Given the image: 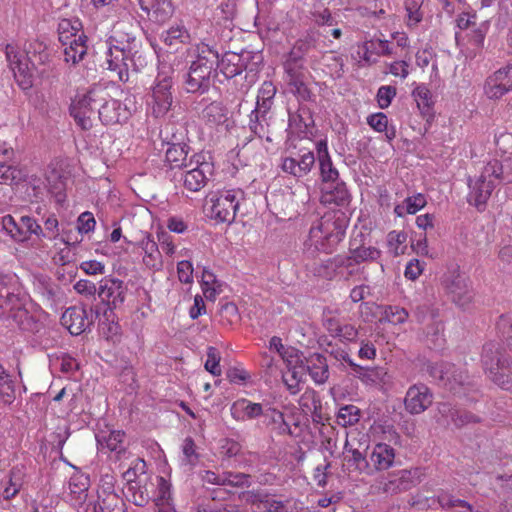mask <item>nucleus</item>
Returning <instances> with one entry per match:
<instances>
[{
	"label": "nucleus",
	"mask_w": 512,
	"mask_h": 512,
	"mask_svg": "<svg viewBox=\"0 0 512 512\" xmlns=\"http://www.w3.org/2000/svg\"><path fill=\"white\" fill-rule=\"evenodd\" d=\"M201 288L202 292L207 300H215L216 296L220 293V284L216 279V276L204 269L201 276Z\"/></svg>",
	"instance_id": "obj_50"
},
{
	"label": "nucleus",
	"mask_w": 512,
	"mask_h": 512,
	"mask_svg": "<svg viewBox=\"0 0 512 512\" xmlns=\"http://www.w3.org/2000/svg\"><path fill=\"white\" fill-rule=\"evenodd\" d=\"M108 96L100 85L92 87L87 93L77 96L70 107L71 116L81 129L89 130L93 126V117L98 105Z\"/></svg>",
	"instance_id": "obj_8"
},
{
	"label": "nucleus",
	"mask_w": 512,
	"mask_h": 512,
	"mask_svg": "<svg viewBox=\"0 0 512 512\" xmlns=\"http://www.w3.org/2000/svg\"><path fill=\"white\" fill-rule=\"evenodd\" d=\"M380 256L381 251L378 248L361 245L356 248H351L350 259L359 264L362 262L377 261Z\"/></svg>",
	"instance_id": "obj_56"
},
{
	"label": "nucleus",
	"mask_w": 512,
	"mask_h": 512,
	"mask_svg": "<svg viewBox=\"0 0 512 512\" xmlns=\"http://www.w3.org/2000/svg\"><path fill=\"white\" fill-rule=\"evenodd\" d=\"M31 301L23 290L15 274L0 273V317L7 320L8 326L34 332L38 321L30 314Z\"/></svg>",
	"instance_id": "obj_2"
},
{
	"label": "nucleus",
	"mask_w": 512,
	"mask_h": 512,
	"mask_svg": "<svg viewBox=\"0 0 512 512\" xmlns=\"http://www.w3.org/2000/svg\"><path fill=\"white\" fill-rule=\"evenodd\" d=\"M299 407L305 415L312 417L313 422L324 424L325 417L322 413L321 399L316 391L305 390L299 398Z\"/></svg>",
	"instance_id": "obj_27"
},
{
	"label": "nucleus",
	"mask_w": 512,
	"mask_h": 512,
	"mask_svg": "<svg viewBox=\"0 0 512 512\" xmlns=\"http://www.w3.org/2000/svg\"><path fill=\"white\" fill-rule=\"evenodd\" d=\"M59 41L67 43L80 35H84L82 32V23L79 19H62L58 24Z\"/></svg>",
	"instance_id": "obj_42"
},
{
	"label": "nucleus",
	"mask_w": 512,
	"mask_h": 512,
	"mask_svg": "<svg viewBox=\"0 0 512 512\" xmlns=\"http://www.w3.org/2000/svg\"><path fill=\"white\" fill-rule=\"evenodd\" d=\"M495 180L512 183V176L504 171V166L498 160L488 162L479 178L469 182V203L481 210L495 188Z\"/></svg>",
	"instance_id": "obj_5"
},
{
	"label": "nucleus",
	"mask_w": 512,
	"mask_h": 512,
	"mask_svg": "<svg viewBox=\"0 0 512 512\" xmlns=\"http://www.w3.org/2000/svg\"><path fill=\"white\" fill-rule=\"evenodd\" d=\"M202 158L201 155H193L188 160L186 168H183L181 176L183 187L191 192L200 191L213 175V164Z\"/></svg>",
	"instance_id": "obj_12"
},
{
	"label": "nucleus",
	"mask_w": 512,
	"mask_h": 512,
	"mask_svg": "<svg viewBox=\"0 0 512 512\" xmlns=\"http://www.w3.org/2000/svg\"><path fill=\"white\" fill-rule=\"evenodd\" d=\"M446 288L453 302L461 307L467 305L472 299V292L465 277L457 275L446 285Z\"/></svg>",
	"instance_id": "obj_33"
},
{
	"label": "nucleus",
	"mask_w": 512,
	"mask_h": 512,
	"mask_svg": "<svg viewBox=\"0 0 512 512\" xmlns=\"http://www.w3.org/2000/svg\"><path fill=\"white\" fill-rule=\"evenodd\" d=\"M306 371L316 384H323L329 377L328 364L326 359L320 354H314L308 360Z\"/></svg>",
	"instance_id": "obj_38"
},
{
	"label": "nucleus",
	"mask_w": 512,
	"mask_h": 512,
	"mask_svg": "<svg viewBox=\"0 0 512 512\" xmlns=\"http://www.w3.org/2000/svg\"><path fill=\"white\" fill-rule=\"evenodd\" d=\"M146 472V462L142 458H134L129 467L122 472L123 479L127 482V484L137 483L136 479L145 474Z\"/></svg>",
	"instance_id": "obj_59"
},
{
	"label": "nucleus",
	"mask_w": 512,
	"mask_h": 512,
	"mask_svg": "<svg viewBox=\"0 0 512 512\" xmlns=\"http://www.w3.org/2000/svg\"><path fill=\"white\" fill-rule=\"evenodd\" d=\"M115 483L113 475H103L97 490V501L89 500L84 512H126L125 502L116 492Z\"/></svg>",
	"instance_id": "obj_10"
},
{
	"label": "nucleus",
	"mask_w": 512,
	"mask_h": 512,
	"mask_svg": "<svg viewBox=\"0 0 512 512\" xmlns=\"http://www.w3.org/2000/svg\"><path fill=\"white\" fill-rule=\"evenodd\" d=\"M216 68H219L220 72L226 78H233L241 74L245 69V63L241 55L234 52H227L221 59L218 58Z\"/></svg>",
	"instance_id": "obj_35"
},
{
	"label": "nucleus",
	"mask_w": 512,
	"mask_h": 512,
	"mask_svg": "<svg viewBox=\"0 0 512 512\" xmlns=\"http://www.w3.org/2000/svg\"><path fill=\"white\" fill-rule=\"evenodd\" d=\"M407 238V233L404 231H390L387 235L389 252L394 256L404 254L407 249Z\"/></svg>",
	"instance_id": "obj_51"
},
{
	"label": "nucleus",
	"mask_w": 512,
	"mask_h": 512,
	"mask_svg": "<svg viewBox=\"0 0 512 512\" xmlns=\"http://www.w3.org/2000/svg\"><path fill=\"white\" fill-rule=\"evenodd\" d=\"M86 42L87 37L85 35H80L67 43H63L65 62L72 65L79 63L87 52Z\"/></svg>",
	"instance_id": "obj_36"
},
{
	"label": "nucleus",
	"mask_w": 512,
	"mask_h": 512,
	"mask_svg": "<svg viewBox=\"0 0 512 512\" xmlns=\"http://www.w3.org/2000/svg\"><path fill=\"white\" fill-rule=\"evenodd\" d=\"M161 40L169 47H177L190 41V33L182 24H175L161 33Z\"/></svg>",
	"instance_id": "obj_39"
},
{
	"label": "nucleus",
	"mask_w": 512,
	"mask_h": 512,
	"mask_svg": "<svg viewBox=\"0 0 512 512\" xmlns=\"http://www.w3.org/2000/svg\"><path fill=\"white\" fill-rule=\"evenodd\" d=\"M315 155L311 151H301V153L284 157L281 163V169L297 179L303 178L312 170L315 164Z\"/></svg>",
	"instance_id": "obj_21"
},
{
	"label": "nucleus",
	"mask_w": 512,
	"mask_h": 512,
	"mask_svg": "<svg viewBox=\"0 0 512 512\" xmlns=\"http://www.w3.org/2000/svg\"><path fill=\"white\" fill-rule=\"evenodd\" d=\"M413 486L412 474L408 470H399L380 479L374 486L377 493L395 495L409 490Z\"/></svg>",
	"instance_id": "obj_18"
},
{
	"label": "nucleus",
	"mask_w": 512,
	"mask_h": 512,
	"mask_svg": "<svg viewBox=\"0 0 512 512\" xmlns=\"http://www.w3.org/2000/svg\"><path fill=\"white\" fill-rule=\"evenodd\" d=\"M324 326L331 336L339 338L342 342H351L357 338L358 331L351 324H342L335 317H328L324 321Z\"/></svg>",
	"instance_id": "obj_34"
},
{
	"label": "nucleus",
	"mask_w": 512,
	"mask_h": 512,
	"mask_svg": "<svg viewBox=\"0 0 512 512\" xmlns=\"http://www.w3.org/2000/svg\"><path fill=\"white\" fill-rule=\"evenodd\" d=\"M285 71L287 74L288 84L292 87V91L299 95H304L306 87L300 67L293 66L290 62H286Z\"/></svg>",
	"instance_id": "obj_52"
},
{
	"label": "nucleus",
	"mask_w": 512,
	"mask_h": 512,
	"mask_svg": "<svg viewBox=\"0 0 512 512\" xmlns=\"http://www.w3.org/2000/svg\"><path fill=\"white\" fill-rule=\"evenodd\" d=\"M484 94L488 99L497 100L512 91V64H508L487 77Z\"/></svg>",
	"instance_id": "obj_15"
},
{
	"label": "nucleus",
	"mask_w": 512,
	"mask_h": 512,
	"mask_svg": "<svg viewBox=\"0 0 512 512\" xmlns=\"http://www.w3.org/2000/svg\"><path fill=\"white\" fill-rule=\"evenodd\" d=\"M320 202L324 205H348L350 202V194L345 183L338 180L322 184Z\"/></svg>",
	"instance_id": "obj_23"
},
{
	"label": "nucleus",
	"mask_w": 512,
	"mask_h": 512,
	"mask_svg": "<svg viewBox=\"0 0 512 512\" xmlns=\"http://www.w3.org/2000/svg\"><path fill=\"white\" fill-rule=\"evenodd\" d=\"M482 363L489 378L502 389L512 388V370L510 360L504 356L496 343H487L483 347Z\"/></svg>",
	"instance_id": "obj_7"
},
{
	"label": "nucleus",
	"mask_w": 512,
	"mask_h": 512,
	"mask_svg": "<svg viewBox=\"0 0 512 512\" xmlns=\"http://www.w3.org/2000/svg\"><path fill=\"white\" fill-rule=\"evenodd\" d=\"M22 179V173L16 167L0 163V183L12 184Z\"/></svg>",
	"instance_id": "obj_64"
},
{
	"label": "nucleus",
	"mask_w": 512,
	"mask_h": 512,
	"mask_svg": "<svg viewBox=\"0 0 512 512\" xmlns=\"http://www.w3.org/2000/svg\"><path fill=\"white\" fill-rule=\"evenodd\" d=\"M189 71L185 78V89L189 93H204L209 90L216 74L218 51L206 43H198L188 49Z\"/></svg>",
	"instance_id": "obj_4"
},
{
	"label": "nucleus",
	"mask_w": 512,
	"mask_h": 512,
	"mask_svg": "<svg viewBox=\"0 0 512 512\" xmlns=\"http://www.w3.org/2000/svg\"><path fill=\"white\" fill-rule=\"evenodd\" d=\"M361 410L352 404L341 406L336 414V422L342 427L354 426L360 421Z\"/></svg>",
	"instance_id": "obj_45"
},
{
	"label": "nucleus",
	"mask_w": 512,
	"mask_h": 512,
	"mask_svg": "<svg viewBox=\"0 0 512 512\" xmlns=\"http://www.w3.org/2000/svg\"><path fill=\"white\" fill-rule=\"evenodd\" d=\"M60 241L64 244L63 248H60L54 255L53 260L56 264L64 266L75 260V254L70 248V237L63 236Z\"/></svg>",
	"instance_id": "obj_62"
},
{
	"label": "nucleus",
	"mask_w": 512,
	"mask_h": 512,
	"mask_svg": "<svg viewBox=\"0 0 512 512\" xmlns=\"http://www.w3.org/2000/svg\"><path fill=\"white\" fill-rule=\"evenodd\" d=\"M252 503L256 512H290L286 503L268 495H256Z\"/></svg>",
	"instance_id": "obj_43"
},
{
	"label": "nucleus",
	"mask_w": 512,
	"mask_h": 512,
	"mask_svg": "<svg viewBox=\"0 0 512 512\" xmlns=\"http://www.w3.org/2000/svg\"><path fill=\"white\" fill-rule=\"evenodd\" d=\"M98 449L115 454L117 460L129 459L131 453L127 451L126 436L121 430L100 431L96 434Z\"/></svg>",
	"instance_id": "obj_16"
},
{
	"label": "nucleus",
	"mask_w": 512,
	"mask_h": 512,
	"mask_svg": "<svg viewBox=\"0 0 512 512\" xmlns=\"http://www.w3.org/2000/svg\"><path fill=\"white\" fill-rule=\"evenodd\" d=\"M412 96L423 112H427L433 105L432 93L424 84L417 85L412 91Z\"/></svg>",
	"instance_id": "obj_58"
},
{
	"label": "nucleus",
	"mask_w": 512,
	"mask_h": 512,
	"mask_svg": "<svg viewBox=\"0 0 512 512\" xmlns=\"http://www.w3.org/2000/svg\"><path fill=\"white\" fill-rule=\"evenodd\" d=\"M347 227L348 219L343 211L326 213L311 226L304 242V254L314 258L318 252L332 253L343 240Z\"/></svg>",
	"instance_id": "obj_3"
},
{
	"label": "nucleus",
	"mask_w": 512,
	"mask_h": 512,
	"mask_svg": "<svg viewBox=\"0 0 512 512\" xmlns=\"http://www.w3.org/2000/svg\"><path fill=\"white\" fill-rule=\"evenodd\" d=\"M283 363L286 365V371L282 374L283 382L291 394L299 391V383L303 381L306 374V367L302 360V355L293 347H287L280 355Z\"/></svg>",
	"instance_id": "obj_13"
},
{
	"label": "nucleus",
	"mask_w": 512,
	"mask_h": 512,
	"mask_svg": "<svg viewBox=\"0 0 512 512\" xmlns=\"http://www.w3.org/2000/svg\"><path fill=\"white\" fill-rule=\"evenodd\" d=\"M171 495V484L164 477H157L156 506L172 504Z\"/></svg>",
	"instance_id": "obj_61"
},
{
	"label": "nucleus",
	"mask_w": 512,
	"mask_h": 512,
	"mask_svg": "<svg viewBox=\"0 0 512 512\" xmlns=\"http://www.w3.org/2000/svg\"><path fill=\"white\" fill-rule=\"evenodd\" d=\"M432 402L433 395L424 384H415L409 387L404 399L405 409L413 415L423 413L431 406Z\"/></svg>",
	"instance_id": "obj_19"
},
{
	"label": "nucleus",
	"mask_w": 512,
	"mask_h": 512,
	"mask_svg": "<svg viewBox=\"0 0 512 512\" xmlns=\"http://www.w3.org/2000/svg\"><path fill=\"white\" fill-rule=\"evenodd\" d=\"M362 380L370 384L386 383L389 380L388 373L383 367L366 369L362 374Z\"/></svg>",
	"instance_id": "obj_63"
},
{
	"label": "nucleus",
	"mask_w": 512,
	"mask_h": 512,
	"mask_svg": "<svg viewBox=\"0 0 512 512\" xmlns=\"http://www.w3.org/2000/svg\"><path fill=\"white\" fill-rule=\"evenodd\" d=\"M203 118L213 125H219L227 120V110L219 102H212L203 110Z\"/></svg>",
	"instance_id": "obj_54"
},
{
	"label": "nucleus",
	"mask_w": 512,
	"mask_h": 512,
	"mask_svg": "<svg viewBox=\"0 0 512 512\" xmlns=\"http://www.w3.org/2000/svg\"><path fill=\"white\" fill-rule=\"evenodd\" d=\"M173 72V67L167 62H161L158 66V74L147 100L152 114L157 118L166 115L172 106Z\"/></svg>",
	"instance_id": "obj_6"
},
{
	"label": "nucleus",
	"mask_w": 512,
	"mask_h": 512,
	"mask_svg": "<svg viewBox=\"0 0 512 512\" xmlns=\"http://www.w3.org/2000/svg\"><path fill=\"white\" fill-rule=\"evenodd\" d=\"M140 7L155 22L163 23L174 13L171 0H139Z\"/></svg>",
	"instance_id": "obj_26"
},
{
	"label": "nucleus",
	"mask_w": 512,
	"mask_h": 512,
	"mask_svg": "<svg viewBox=\"0 0 512 512\" xmlns=\"http://www.w3.org/2000/svg\"><path fill=\"white\" fill-rule=\"evenodd\" d=\"M127 286L115 277L106 276L99 281L98 297L109 310L120 307L126 298Z\"/></svg>",
	"instance_id": "obj_14"
},
{
	"label": "nucleus",
	"mask_w": 512,
	"mask_h": 512,
	"mask_svg": "<svg viewBox=\"0 0 512 512\" xmlns=\"http://www.w3.org/2000/svg\"><path fill=\"white\" fill-rule=\"evenodd\" d=\"M270 113H262L256 110H252L249 115V129L251 133L258 137V140L252 143V146H256L261 143L262 139H266V141L271 142L272 138L270 137Z\"/></svg>",
	"instance_id": "obj_29"
},
{
	"label": "nucleus",
	"mask_w": 512,
	"mask_h": 512,
	"mask_svg": "<svg viewBox=\"0 0 512 512\" xmlns=\"http://www.w3.org/2000/svg\"><path fill=\"white\" fill-rule=\"evenodd\" d=\"M430 374L433 378L442 382L450 391L460 393L461 388L468 379L467 374L460 368L449 363H442L431 368Z\"/></svg>",
	"instance_id": "obj_17"
},
{
	"label": "nucleus",
	"mask_w": 512,
	"mask_h": 512,
	"mask_svg": "<svg viewBox=\"0 0 512 512\" xmlns=\"http://www.w3.org/2000/svg\"><path fill=\"white\" fill-rule=\"evenodd\" d=\"M89 486V477L82 473L73 474L69 480L70 501L78 510L82 509V512L89 500H93L88 495Z\"/></svg>",
	"instance_id": "obj_22"
},
{
	"label": "nucleus",
	"mask_w": 512,
	"mask_h": 512,
	"mask_svg": "<svg viewBox=\"0 0 512 512\" xmlns=\"http://www.w3.org/2000/svg\"><path fill=\"white\" fill-rule=\"evenodd\" d=\"M26 476V467L22 464L14 466L9 474L8 481L3 486V497L7 500L13 498L20 491Z\"/></svg>",
	"instance_id": "obj_37"
},
{
	"label": "nucleus",
	"mask_w": 512,
	"mask_h": 512,
	"mask_svg": "<svg viewBox=\"0 0 512 512\" xmlns=\"http://www.w3.org/2000/svg\"><path fill=\"white\" fill-rule=\"evenodd\" d=\"M188 152L186 147L181 144H174L170 146L166 151V161L170 165L171 169L174 168H186Z\"/></svg>",
	"instance_id": "obj_48"
},
{
	"label": "nucleus",
	"mask_w": 512,
	"mask_h": 512,
	"mask_svg": "<svg viewBox=\"0 0 512 512\" xmlns=\"http://www.w3.org/2000/svg\"><path fill=\"white\" fill-rule=\"evenodd\" d=\"M5 55L18 85L23 90L30 89L34 81V61L15 44L6 45Z\"/></svg>",
	"instance_id": "obj_11"
},
{
	"label": "nucleus",
	"mask_w": 512,
	"mask_h": 512,
	"mask_svg": "<svg viewBox=\"0 0 512 512\" xmlns=\"http://www.w3.org/2000/svg\"><path fill=\"white\" fill-rule=\"evenodd\" d=\"M317 152L320 176L323 184L338 181L339 173L332 163L331 157L328 153L327 143L325 141L317 143Z\"/></svg>",
	"instance_id": "obj_31"
},
{
	"label": "nucleus",
	"mask_w": 512,
	"mask_h": 512,
	"mask_svg": "<svg viewBox=\"0 0 512 512\" xmlns=\"http://www.w3.org/2000/svg\"><path fill=\"white\" fill-rule=\"evenodd\" d=\"M244 200L245 193L240 188L224 189L212 193L209 198L211 217L218 222L232 223Z\"/></svg>",
	"instance_id": "obj_9"
},
{
	"label": "nucleus",
	"mask_w": 512,
	"mask_h": 512,
	"mask_svg": "<svg viewBox=\"0 0 512 512\" xmlns=\"http://www.w3.org/2000/svg\"><path fill=\"white\" fill-rule=\"evenodd\" d=\"M98 114L99 119L105 125L120 123L127 120L130 115L127 108L122 107L121 102L115 99L102 100L98 105Z\"/></svg>",
	"instance_id": "obj_24"
},
{
	"label": "nucleus",
	"mask_w": 512,
	"mask_h": 512,
	"mask_svg": "<svg viewBox=\"0 0 512 512\" xmlns=\"http://www.w3.org/2000/svg\"><path fill=\"white\" fill-rule=\"evenodd\" d=\"M488 29V23L482 22L467 31L463 36V40H466L467 49L474 53L481 49L483 47Z\"/></svg>",
	"instance_id": "obj_40"
},
{
	"label": "nucleus",
	"mask_w": 512,
	"mask_h": 512,
	"mask_svg": "<svg viewBox=\"0 0 512 512\" xmlns=\"http://www.w3.org/2000/svg\"><path fill=\"white\" fill-rule=\"evenodd\" d=\"M230 413L234 420L244 422L261 416L263 414V407L260 403L240 398L232 403Z\"/></svg>",
	"instance_id": "obj_28"
},
{
	"label": "nucleus",
	"mask_w": 512,
	"mask_h": 512,
	"mask_svg": "<svg viewBox=\"0 0 512 512\" xmlns=\"http://www.w3.org/2000/svg\"><path fill=\"white\" fill-rule=\"evenodd\" d=\"M424 0H405V10L407 14L406 24L409 28L416 27L423 19Z\"/></svg>",
	"instance_id": "obj_57"
},
{
	"label": "nucleus",
	"mask_w": 512,
	"mask_h": 512,
	"mask_svg": "<svg viewBox=\"0 0 512 512\" xmlns=\"http://www.w3.org/2000/svg\"><path fill=\"white\" fill-rule=\"evenodd\" d=\"M2 229L16 242H24L25 233L21 219L17 222L11 215H6L1 220Z\"/></svg>",
	"instance_id": "obj_55"
},
{
	"label": "nucleus",
	"mask_w": 512,
	"mask_h": 512,
	"mask_svg": "<svg viewBox=\"0 0 512 512\" xmlns=\"http://www.w3.org/2000/svg\"><path fill=\"white\" fill-rule=\"evenodd\" d=\"M395 460V450L386 443H377L369 456L370 464L377 471L387 470L392 467Z\"/></svg>",
	"instance_id": "obj_30"
},
{
	"label": "nucleus",
	"mask_w": 512,
	"mask_h": 512,
	"mask_svg": "<svg viewBox=\"0 0 512 512\" xmlns=\"http://www.w3.org/2000/svg\"><path fill=\"white\" fill-rule=\"evenodd\" d=\"M125 242L138 248L143 254V264L154 271H158L162 268V256L159 250V246L153 240L152 236L148 233H144L137 242H131L124 238Z\"/></svg>",
	"instance_id": "obj_20"
},
{
	"label": "nucleus",
	"mask_w": 512,
	"mask_h": 512,
	"mask_svg": "<svg viewBox=\"0 0 512 512\" xmlns=\"http://www.w3.org/2000/svg\"><path fill=\"white\" fill-rule=\"evenodd\" d=\"M276 94V87L270 81H265L258 90L256 107L254 110L262 113H270L273 100Z\"/></svg>",
	"instance_id": "obj_41"
},
{
	"label": "nucleus",
	"mask_w": 512,
	"mask_h": 512,
	"mask_svg": "<svg viewBox=\"0 0 512 512\" xmlns=\"http://www.w3.org/2000/svg\"><path fill=\"white\" fill-rule=\"evenodd\" d=\"M354 432H348L346 436V441L344 445V454L346 455V459L348 462H353L358 469H362L368 465L365 457L360 451L359 447H356L354 444L353 435Z\"/></svg>",
	"instance_id": "obj_44"
},
{
	"label": "nucleus",
	"mask_w": 512,
	"mask_h": 512,
	"mask_svg": "<svg viewBox=\"0 0 512 512\" xmlns=\"http://www.w3.org/2000/svg\"><path fill=\"white\" fill-rule=\"evenodd\" d=\"M138 26L131 20L118 21L106 41L105 65L122 82L129 80L130 72H139L146 66L137 38Z\"/></svg>",
	"instance_id": "obj_1"
},
{
	"label": "nucleus",
	"mask_w": 512,
	"mask_h": 512,
	"mask_svg": "<svg viewBox=\"0 0 512 512\" xmlns=\"http://www.w3.org/2000/svg\"><path fill=\"white\" fill-rule=\"evenodd\" d=\"M437 410L438 415L436 416V419L439 423L444 425L454 424L455 426H462L465 423L476 421L474 416L467 413H461L449 403H440Z\"/></svg>",
	"instance_id": "obj_32"
},
{
	"label": "nucleus",
	"mask_w": 512,
	"mask_h": 512,
	"mask_svg": "<svg viewBox=\"0 0 512 512\" xmlns=\"http://www.w3.org/2000/svg\"><path fill=\"white\" fill-rule=\"evenodd\" d=\"M408 316L409 314L406 309L399 306L388 305L382 308L380 321L398 325L406 322Z\"/></svg>",
	"instance_id": "obj_53"
},
{
	"label": "nucleus",
	"mask_w": 512,
	"mask_h": 512,
	"mask_svg": "<svg viewBox=\"0 0 512 512\" xmlns=\"http://www.w3.org/2000/svg\"><path fill=\"white\" fill-rule=\"evenodd\" d=\"M264 416L268 420V423L272 426V430H274L279 435H292L291 428L289 424L285 420V416L282 412L276 410L275 408H269L264 413Z\"/></svg>",
	"instance_id": "obj_47"
},
{
	"label": "nucleus",
	"mask_w": 512,
	"mask_h": 512,
	"mask_svg": "<svg viewBox=\"0 0 512 512\" xmlns=\"http://www.w3.org/2000/svg\"><path fill=\"white\" fill-rule=\"evenodd\" d=\"M35 287L51 305L54 304L60 294L59 286L46 276L37 277Z\"/></svg>",
	"instance_id": "obj_46"
},
{
	"label": "nucleus",
	"mask_w": 512,
	"mask_h": 512,
	"mask_svg": "<svg viewBox=\"0 0 512 512\" xmlns=\"http://www.w3.org/2000/svg\"><path fill=\"white\" fill-rule=\"evenodd\" d=\"M15 400L13 381L0 364V404L7 406Z\"/></svg>",
	"instance_id": "obj_49"
},
{
	"label": "nucleus",
	"mask_w": 512,
	"mask_h": 512,
	"mask_svg": "<svg viewBox=\"0 0 512 512\" xmlns=\"http://www.w3.org/2000/svg\"><path fill=\"white\" fill-rule=\"evenodd\" d=\"M62 324L72 335L83 333L90 325L91 319L84 308L70 307L62 315Z\"/></svg>",
	"instance_id": "obj_25"
},
{
	"label": "nucleus",
	"mask_w": 512,
	"mask_h": 512,
	"mask_svg": "<svg viewBox=\"0 0 512 512\" xmlns=\"http://www.w3.org/2000/svg\"><path fill=\"white\" fill-rule=\"evenodd\" d=\"M126 498L137 506H144L149 501V493L145 487L140 486L138 483L128 484Z\"/></svg>",
	"instance_id": "obj_60"
}]
</instances>
